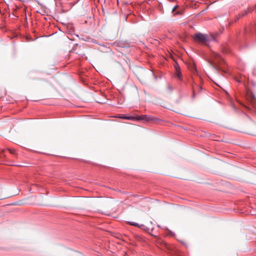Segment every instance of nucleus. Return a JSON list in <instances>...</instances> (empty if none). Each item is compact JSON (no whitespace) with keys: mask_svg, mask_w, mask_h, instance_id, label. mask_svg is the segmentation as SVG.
<instances>
[{"mask_svg":"<svg viewBox=\"0 0 256 256\" xmlns=\"http://www.w3.org/2000/svg\"><path fill=\"white\" fill-rule=\"evenodd\" d=\"M117 118L124 120H135V116H126L124 115H120L119 116H117Z\"/></svg>","mask_w":256,"mask_h":256,"instance_id":"nucleus-3","label":"nucleus"},{"mask_svg":"<svg viewBox=\"0 0 256 256\" xmlns=\"http://www.w3.org/2000/svg\"><path fill=\"white\" fill-rule=\"evenodd\" d=\"M175 68H176V76H177L179 80H180L182 74L180 70V67L178 65V64H176V66H175Z\"/></svg>","mask_w":256,"mask_h":256,"instance_id":"nucleus-4","label":"nucleus"},{"mask_svg":"<svg viewBox=\"0 0 256 256\" xmlns=\"http://www.w3.org/2000/svg\"><path fill=\"white\" fill-rule=\"evenodd\" d=\"M157 118L150 115H142L135 117V120H143L144 122H155Z\"/></svg>","mask_w":256,"mask_h":256,"instance_id":"nucleus-2","label":"nucleus"},{"mask_svg":"<svg viewBox=\"0 0 256 256\" xmlns=\"http://www.w3.org/2000/svg\"><path fill=\"white\" fill-rule=\"evenodd\" d=\"M214 54L215 56L216 59H218V60H219V59H221L220 56L219 54Z\"/></svg>","mask_w":256,"mask_h":256,"instance_id":"nucleus-7","label":"nucleus"},{"mask_svg":"<svg viewBox=\"0 0 256 256\" xmlns=\"http://www.w3.org/2000/svg\"><path fill=\"white\" fill-rule=\"evenodd\" d=\"M193 38L195 41L201 44H206L207 42L210 41L212 39L214 40L212 37H210L200 32L195 34L193 36Z\"/></svg>","mask_w":256,"mask_h":256,"instance_id":"nucleus-1","label":"nucleus"},{"mask_svg":"<svg viewBox=\"0 0 256 256\" xmlns=\"http://www.w3.org/2000/svg\"><path fill=\"white\" fill-rule=\"evenodd\" d=\"M214 63H217L218 62L216 61V60H214Z\"/></svg>","mask_w":256,"mask_h":256,"instance_id":"nucleus-10","label":"nucleus"},{"mask_svg":"<svg viewBox=\"0 0 256 256\" xmlns=\"http://www.w3.org/2000/svg\"><path fill=\"white\" fill-rule=\"evenodd\" d=\"M8 150L12 154H16V150H12V149H8Z\"/></svg>","mask_w":256,"mask_h":256,"instance_id":"nucleus-6","label":"nucleus"},{"mask_svg":"<svg viewBox=\"0 0 256 256\" xmlns=\"http://www.w3.org/2000/svg\"><path fill=\"white\" fill-rule=\"evenodd\" d=\"M178 7V6H176L174 7L172 10V12H174V10H175Z\"/></svg>","mask_w":256,"mask_h":256,"instance_id":"nucleus-8","label":"nucleus"},{"mask_svg":"<svg viewBox=\"0 0 256 256\" xmlns=\"http://www.w3.org/2000/svg\"><path fill=\"white\" fill-rule=\"evenodd\" d=\"M246 14V12H244L242 13V16H244L245 14Z\"/></svg>","mask_w":256,"mask_h":256,"instance_id":"nucleus-9","label":"nucleus"},{"mask_svg":"<svg viewBox=\"0 0 256 256\" xmlns=\"http://www.w3.org/2000/svg\"><path fill=\"white\" fill-rule=\"evenodd\" d=\"M128 224L131 226L140 227V225L134 222H128Z\"/></svg>","mask_w":256,"mask_h":256,"instance_id":"nucleus-5","label":"nucleus"}]
</instances>
